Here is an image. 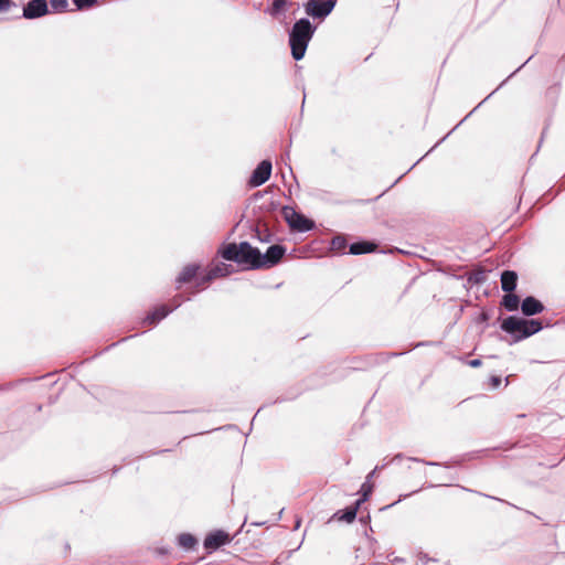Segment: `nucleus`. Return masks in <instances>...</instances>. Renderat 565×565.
Listing matches in <instances>:
<instances>
[{"mask_svg":"<svg viewBox=\"0 0 565 565\" xmlns=\"http://www.w3.org/2000/svg\"><path fill=\"white\" fill-rule=\"evenodd\" d=\"M542 322L536 319H523L515 316L505 318L501 323V329L513 335L514 341H521L542 330Z\"/></svg>","mask_w":565,"mask_h":565,"instance_id":"nucleus-3","label":"nucleus"},{"mask_svg":"<svg viewBox=\"0 0 565 565\" xmlns=\"http://www.w3.org/2000/svg\"><path fill=\"white\" fill-rule=\"evenodd\" d=\"M501 377L500 376H491L490 377V385L492 386V388H498L500 385H501Z\"/></svg>","mask_w":565,"mask_h":565,"instance_id":"nucleus-25","label":"nucleus"},{"mask_svg":"<svg viewBox=\"0 0 565 565\" xmlns=\"http://www.w3.org/2000/svg\"><path fill=\"white\" fill-rule=\"evenodd\" d=\"M472 114H473V110H470V111L467 114V117H470Z\"/></svg>","mask_w":565,"mask_h":565,"instance_id":"nucleus-41","label":"nucleus"},{"mask_svg":"<svg viewBox=\"0 0 565 565\" xmlns=\"http://www.w3.org/2000/svg\"><path fill=\"white\" fill-rule=\"evenodd\" d=\"M472 114H473V110H470V111L467 114V117H470Z\"/></svg>","mask_w":565,"mask_h":565,"instance_id":"nucleus-40","label":"nucleus"},{"mask_svg":"<svg viewBox=\"0 0 565 565\" xmlns=\"http://www.w3.org/2000/svg\"><path fill=\"white\" fill-rule=\"evenodd\" d=\"M337 0H309L306 3V13L317 19H326L334 9Z\"/></svg>","mask_w":565,"mask_h":565,"instance_id":"nucleus-5","label":"nucleus"},{"mask_svg":"<svg viewBox=\"0 0 565 565\" xmlns=\"http://www.w3.org/2000/svg\"><path fill=\"white\" fill-rule=\"evenodd\" d=\"M178 543L184 550H193L198 544V540L190 533H182L178 537Z\"/></svg>","mask_w":565,"mask_h":565,"instance_id":"nucleus-17","label":"nucleus"},{"mask_svg":"<svg viewBox=\"0 0 565 565\" xmlns=\"http://www.w3.org/2000/svg\"><path fill=\"white\" fill-rule=\"evenodd\" d=\"M521 310L524 316L531 317L543 312L544 305L533 296H527L521 303Z\"/></svg>","mask_w":565,"mask_h":565,"instance_id":"nucleus-10","label":"nucleus"},{"mask_svg":"<svg viewBox=\"0 0 565 565\" xmlns=\"http://www.w3.org/2000/svg\"><path fill=\"white\" fill-rule=\"evenodd\" d=\"M199 269L200 266L196 264H189L184 266L175 278V288L180 289L183 284H188L193 280L196 277Z\"/></svg>","mask_w":565,"mask_h":565,"instance_id":"nucleus-11","label":"nucleus"},{"mask_svg":"<svg viewBox=\"0 0 565 565\" xmlns=\"http://www.w3.org/2000/svg\"><path fill=\"white\" fill-rule=\"evenodd\" d=\"M286 247L280 244L271 245L267 248L266 253H260V263L256 264V267L271 268L276 266L285 256Z\"/></svg>","mask_w":565,"mask_h":565,"instance_id":"nucleus-6","label":"nucleus"},{"mask_svg":"<svg viewBox=\"0 0 565 565\" xmlns=\"http://www.w3.org/2000/svg\"><path fill=\"white\" fill-rule=\"evenodd\" d=\"M211 280H207V274L203 276L198 282V287H203L204 285L209 284Z\"/></svg>","mask_w":565,"mask_h":565,"instance_id":"nucleus-28","label":"nucleus"},{"mask_svg":"<svg viewBox=\"0 0 565 565\" xmlns=\"http://www.w3.org/2000/svg\"><path fill=\"white\" fill-rule=\"evenodd\" d=\"M440 145V141H437L431 150H435Z\"/></svg>","mask_w":565,"mask_h":565,"instance_id":"nucleus-34","label":"nucleus"},{"mask_svg":"<svg viewBox=\"0 0 565 565\" xmlns=\"http://www.w3.org/2000/svg\"><path fill=\"white\" fill-rule=\"evenodd\" d=\"M50 6L55 12L68 11V0H50Z\"/></svg>","mask_w":565,"mask_h":565,"instance_id":"nucleus-21","label":"nucleus"},{"mask_svg":"<svg viewBox=\"0 0 565 565\" xmlns=\"http://www.w3.org/2000/svg\"><path fill=\"white\" fill-rule=\"evenodd\" d=\"M315 32L316 26L307 18H301L294 23L289 32V45L291 55L296 61L303 58Z\"/></svg>","mask_w":565,"mask_h":565,"instance_id":"nucleus-1","label":"nucleus"},{"mask_svg":"<svg viewBox=\"0 0 565 565\" xmlns=\"http://www.w3.org/2000/svg\"><path fill=\"white\" fill-rule=\"evenodd\" d=\"M287 4V0H274L270 9L271 15H277L280 10Z\"/></svg>","mask_w":565,"mask_h":565,"instance_id":"nucleus-23","label":"nucleus"},{"mask_svg":"<svg viewBox=\"0 0 565 565\" xmlns=\"http://www.w3.org/2000/svg\"><path fill=\"white\" fill-rule=\"evenodd\" d=\"M257 236H258V239H259L260 242H269V239H270V234H268V233L263 237V236L260 235L259 231H257Z\"/></svg>","mask_w":565,"mask_h":565,"instance_id":"nucleus-30","label":"nucleus"},{"mask_svg":"<svg viewBox=\"0 0 565 565\" xmlns=\"http://www.w3.org/2000/svg\"><path fill=\"white\" fill-rule=\"evenodd\" d=\"M182 301H183V299L181 296H179V295L174 296L172 298V307L170 309H172V311H173L174 309L179 308L181 306Z\"/></svg>","mask_w":565,"mask_h":565,"instance_id":"nucleus-24","label":"nucleus"},{"mask_svg":"<svg viewBox=\"0 0 565 565\" xmlns=\"http://www.w3.org/2000/svg\"><path fill=\"white\" fill-rule=\"evenodd\" d=\"M231 274L230 266L225 264L215 265L207 273V280H213L217 277H225Z\"/></svg>","mask_w":565,"mask_h":565,"instance_id":"nucleus-16","label":"nucleus"},{"mask_svg":"<svg viewBox=\"0 0 565 565\" xmlns=\"http://www.w3.org/2000/svg\"><path fill=\"white\" fill-rule=\"evenodd\" d=\"M440 145V141H437L431 150H435Z\"/></svg>","mask_w":565,"mask_h":565,"instance_id":"nucleus-38","label":"nucleus"},{"mask_svg":"<svg viewBox=\"0 0 565 565\" xmlns=\"http://www.w3.org/2000/svg\"><path fill=\"white\" fill-rule=\"evenodd\" d=\"M440 145V141H437L431 150H435Z\"/></svg>","mask_w":565,"mask_h":565,"instance_id":"nucleus-36","label":"nucleus"},{"mask_svg":"<svg viewBox=\"0 0 565 565\" xmlns=\"http://www.w3.org/2000/svg\"><path fill=\"white\" fill-rule=\"evenodd\" d=\"M366 500H362V497L356 500L355 504L352 508H356V510L360 508V505L365 502Z\"/></svg>","mask_w":565,"mask_h":565,"instance_id":"nucleus-32","label":"nucleus"},{"mask_svg":"<svg viewBox=\"0 0 565 565\" xmlns=\"http://www.w3.org/2000/svg\"><path fill=\"white\" fill-rule=\"evenodd\" d=\"M379 467H375L365 478L364 483L361 486L360 492L362 493V500H367L373 491V483L371 480L374 478L376 471L379 470Z\"/></svg>","mask_w":565,"mask_h":565,"instance_id":"nucleus-15","label":"nucleus"},{"mask_svg":"<svg viewBox=\"0 0 565 565\" xmlns=\"http://www.w3.org/2000/svg\"><path fill=\"white\" fill-rule=\"evenodd\" d=\"M472 114H473V110H470V111L467 114V117H470Z\"/></svg>","mask_w":565,"mask_h":565,"instance_id":"nucleus-43","label":"nucleus"},{"mask_svg":"<svg viewBox=\"0 0 565 565\" xmlns=\"http://www.w3.org/2000/svg\"><path fill=\"white\" fill-rule=\"evenodd\" d=\"M11 0H0V12L8 11L11 8Z\"/></svg>","mask_w":565,"mask_h":565,"instance_id":"nucleus-26","label":"nucleus"},{"mask_svg":"<svg viewBox=\"0 0 565 565\" xmlns=\"http://www.w3.org/2000/svg\"><path fill=\"white\" fill-rule=\"evenodd\" d=\"M299 525H300V521H297V522H296V529H298V527H299Z\"/></svg>","mask_w":565,"mask_h":565,"instance_id":"nucleus-44","label":"nucleus"},{"mask_svg":"<svg viewBox=\"0 0 565 565\" xmlns=\"http://www.w3.org/2000/svg\"><path fill=\"white\" fill-rule=\"evenodd\" d=\"M330 246L332 250L340 253L347 247V241L344 236L337 235L332 238Z\"/></svg>","mask_w":565,"mask_h":565,"instance_id":"nucleus-20","label":"nucleus"},{"mask_svg":"<svg viewBox=\"0 0 565 565\" xmlns=\"http://www.w3.org/2000/svg\"><path fill=\"white\" fill-rule=\"evenodd\" d=\"M440 145V141H437L431 150H435Z\"/></svg>","mask_w":565,"mask_h":565,"instance_id":"nucleus-39","label":"nucleus"},{"mask_svg":"<svg viewBox=\"0 0 565 565\" xmlns=\"http://www.w3.org/2000/svg\"><path fill=\"white\" fill-rule=\"evenodd\" d=\"M518 275L513 270H504L501 274V287L505 292H512L516 288Z\"/></svg>","mask_w":565,"mask_h":565,"instance_id":"nucleus-13","label":"nucleus"},{"mask_svg":"<svg viewBox=\"0 0 565 565\" xmlns=\"http://www.w3.org/2000/svg\"><path fill=\"white\" fill-rule=\"evenodd\" d=\"M440 145V141H437L431 150H435Z\"/></svg>","mask_w":565,"mask_h":565,"instance_id":"nucleus-35","label":"nucleus"},{"mask_svg":"<svg viewBox=\"0 0 565 565\" xmlns=\"http://www.w3.org/2000/svg\"><path fill=\"white\" fill-rule=\"evenodd\" d=\"M271 168L273 164L270 160H263L253 171L248 180V185L250 188H257L263 185L270 178Z\"/></svg>","mask_w":565,"mask_h":565,"instance_id":"nucleus-7","label":"nucleus"},{"mask_svg":"<svg viewBox=\"0 0 565 565\" xmlns=\"http://www.w3.org/2000/svg\"><path fill=\"white\" fill-rule=\"evenodd\" d=\"M520 298L512 292H508L503 299L502 305L508 311H515L519 308Z\"/></svg>","mask_w":565,"mask_h":565,"instance_id":"nucleus-18","label":"nucleus"},{"mask_svg":"<svg viewBox=\"0 0 565 565\" xmlns=\"http://www.w3.org/2000/svg\"><path fill=\"white\" fill-rule=\"evenodd\" d=\"M418 559H419V562H420L422 564H424V565H425V564H427V563L430 561V558H429L426 554H422V555H419V558H418Z\"/></svg>","mask_w":565,"mask_h":565,"instance_id":"nucleus-31","label":"nucleus"},{"mask_svg":"<svg viewBox=\"0 0 565 565\" xmlns=\"http://www.w3.org/2000/svg\"><path fill=\"white\" fill-rule=\"evenodd\" d=\"M49 13V6L46 0H30L23 7V18L28 20L39 19Z\"/></svg>","mask_w":565,"mask_h":565,"instance_id":"nucleus-8","label":"nucleus"},{"mask_svg":"<svg viewBox=\"0 0 565 565\" xmlns=\"http://www.w3.org/2000/svg\"><path fill=\"white\" fill-rule=\"evenodd\" d=\"M230 542H231V536L228 535V533H226L222 530H217V531H214V532H211L210 534H207L203 544H204L205 550L211 552V551L217 550L218 547H221Z\"/></svg>","mask_w":565,"mask_h":565,"instance_id":"nucleus-9","label":"nucleus"},{"mask_svg":"<svg viewBox=\"0 0 565 565\" xmlns=\"http://www.w3.org/2000/svg\"><path fill=\"white\" fill-rule=\"evenodd\" d=\"M395 561H396V562H403V559H402V558H398V557H396V558H395Z\"/></svg>","mask_w":565,"mask_h":565,"instance_id":"nucleus-45","label":"nucleus"},{"mask_svg":"<svg viewBox=\"0 0 565 565\" xmlns=\"http://www.w3.org/2000/svg\"><path fill=\"white\" fill-rule=\"evenodd\" d=\"M472 114H473V110H470V111L467 114V117H470Z\"/></svg>","mask_w":565,"mask_h":565,"instance_id":"nucleus-42","label":"nucleus"},{"mask_svg":"<svg viewBox=\"0 0 565 565\" xmlns=\"http://www.w3.org/2000/svg\"><path fill=\"white\" fill-rule=\"evenodd\" d=\"M468 365H470L471 367H479L481 365V360H479V359L470 360V361H468Z\"/></svg>","mask_w":565,"mask_h":565,"instance_id":"nucleus-29","label":"nucleus"},{"mask_svg":"<svg viewBox=\"0 0 565 565\" xmlns=\"http://www.w3.org/2000/svg\"><path fill=\"white\" fill-rule=\"evenodd\" d=\"M98 0H73L77 10H84L93 7Z\"/></svg>","mask_w":565,"mask_h":565,"instance_id":"nucleus-22","label":"nucleus"},{"mask_svg":"<svg viewBox=\"0 0 565 565\" xmlns=\"http://www.w3.org/2000/svg\"><path fill=\"white\" fill-rule=\"evenodd\" d=\"M440 145V141H437L431 150H435Z\"/></svg>","mask_w":565,"mask_h":565,"instance_id":"nucleus-37","label":"nucleus"},{"mask_svg":"<svg viewBox=\"0 0 565 565\" xmlns=\"http://www.w3.org/2000/svg\"><path fill=\"white\" fill-rule=\"evenodd\" d=\"M282 215L289 227L297 232H309L313 228V221L307 218L303 214L298 213L290 206L282 207Z\"/></svg>","mask_w":565,"mask_h":565,"instance_id":"nucleus-4","label":"nucleus"},{"mask_svg":"<svg viewBox=\"0 0 565 565\" xmlns=\"http://www.w3.org/2000/svg\"><path fill=\"white\" fill-rule=\"evenodd\" d=\"M408 460H412V461H417V462H423L427 466H440L439 462H435V461H425L423 459H419V458H414V457H409Z\"/></svg>","mask_w":565,"mask_h":565,"instance_id":"nucleus-27","label":"nucleus"},{"mask_svg":"<svg viewBox=\"0 0 565 565\" xmlns=\"http://www.w3.org/2000/svg\"><path fill=\"white\" fill-rule=\"evenodd\" d=\"M170 312H172V309H169L166 305H160L156 307L152 311H150L143 319V324L149 326H156L158 324L162 319H164Z\"/></svg>","mask_w":565,"mask_h":565,"instance_id":"nucleus-12","label":"nucleus"},{"mask_svg":"<svg viewBox=\"0 0 565 565\" xmlns=\"http://www.w3.org/2000/svg\"><path fill=\"white\" fill-rule=\"evenodd\" d=\"M402 457H403V456H402L401 454H398V455L394 456V457H393V459H392V462H395V461H397V460H401V459H402Z\"/></svg>","mask_w":565,"mask_h":565,"instance_id":"nucleus-33","label":"nucleus"},{"mask_svg":"<svg viewBox=\"0 0 565 565\" xmlns=\"http://www.w3.org/2000/svg\"><path fill=\"white\" fill-rule=\"evenodd\" d=\"M356 516V508H347L344 509L343 511H338L335 514H334V518H338V520L340 521H344V522H352Z\"/></svg>","mask_w":565,"mask_h":565,"instance_id":"nucleus-19","label":"nucleus"},{"mask_svg":"<svg viewBox=\"0 0 565 565\" xmlns=\"http://www.w3.org/2000/svg\"><path fill=\"white\" fill-rule=\"evenodd\" d=\"M222 257L226 260L246 265L248 269H260V267L255 266L260 263V250L253 247L248 242L227 244L222 250Z\"/></svg>","mask_w":565,"mask_h":565,"instance_id":"nucleus-2","label":"nucleus"},{"mask_svg":"<svg viewBox=\"0 0 565 565\" xmlns=\"http://www.w3.org/2000/svg\"><path fill=\"white\" fill-rule=\"evenodd\" d=\"M376 245L370 242H358L350 245L349 253L352 255H361L371 253L375 249Z\"/></svg>","mask_w":565,"mask_h":565,"instance_id":"nucleus-14","label":"nucleus"}]
</instances>
